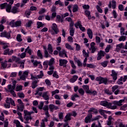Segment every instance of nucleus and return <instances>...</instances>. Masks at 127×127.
<instances>
[{"mask_svg":"<svg viewBox=\"0 0 127 127\" xmlns=\"http://www.w3.org/2000/svg\"><path fill=\"white\" fill-rule=\"evenodd\" d=\"M6 1L7 2L0 4L1 9H3L5 7L7 12H12V13H18V12L20 11L19 9L16 6H14L11 8V5L13 3V0H6Z\"/></svg>","mask_w":127,"mask_h":127,"instance_id":"1","label":"nucleus"},{"mask_svg":"<svg viewBox=\"0 0 127 127\" xmlns=\"http://www.w3.org/2000/svg\"><path fill=\"white\" fill-rule=\"evenodd\" d=\"M88 112L89 113V115L85 119V122L86 124L91 122V119L93 117V115H92L93 113L94 114H97L98 111L94 108H91L88 111Z\"/></svg>","mask_w":127,"mask_h":127,"instance_id":"2","label":"nucleus"},{"mask_svg":"<svg viewBox=\"0 0 127 127\" xmlns=\"http://www.w3.org/2000/svg\"><path fill=\"white\" fill-rule=\"evenodd\" d=\"M10 104L13 107H15V103L14 101L12 100L11 98H6V104H4L3 107L5 109H9L10 108Z\"/></svg>","mask_w":127,"mask_h":127,"instance_id":"3","label":"nucleus"},{"mask_svg":"<svg viewBox=\"0 0 127 127\" xmlns=\"http://www.w3.org/2000/svg\"><path fill=\"white\" fill-rule=\"evenodd\" d=\"M28 73H29V70H25L24 71H19L18 72V75L20 76V78L23 81H25L27 76L28 75Z\"/></svg>","mask_w":127,"mask_h":127,"instance_id":"4","label":"nucleus"},{"mask_svg":"<svg viewBox=\"0 0 127 127\" xmlns=\"http://www.w3.org/2000/svg\"><path fill=\"white\" fill-rule=\"evenodd\" d=\"M24 119L25 120L29 121V120H32V118L31 117V114H33V112H28L27 110H24Z\"/></svg>","mask_w":127,"mask_h":127,"instance_id":"5","label":"nucleus"},{"mask_svg":"<svg viewBox=\"0 0 127 127\" xmlns=\"http://www.w3.org/2000/svg\"><path fill=\"white\" fill-rule=\"evenodd\" d=\"M57 50H58V51H60L59 52V56L60 57H68L67 56V52H66V51H65V50H62L61 51V47H57Z\"/></svg>","mask_w":127,"mask_h":127,"instance_id":"6","label":"nucleus"},{"mask_svg":"<svg viewBox=\"0 0 127 127\" xmlns=\"http://www.w3.org/2000/svg\"><path fill=\"white\" fill-rule=\"evenodd\" d=\"M11 27H17V26H20L21 25V21H17L14 22V20H12L9 23Z\"/></svg>","mask_w":127,"mask_h":127,"instance_id":"7","label":"nucleus"},{"mask_svg":"<svg viewBox=\"0 0 127 127\" xmlns=\"http://www.w3.org/2000/svg\"><path fill=\"white\" fill-rule=\"evenodd\" d=\"M95 80L99 82V84H103V83H104V84H106L108 82V79L107 78H105L100 76L96 77Z\"/></svg>","mask_w":127,"mask_h":127,"instance_id":"8","label":"nucleus"},{"mask_svg":"<svg viewBox=\"0 0 127 127\" xmlns=\"http://www.w3.org/2000/svg\"><path fill=\"white\" fill-rule=\"evenodd\" d=\"M52 28L53 30H54V31L55 32V33L53 32H51V34H52V35H54V34H58V32H59V30H58V28L56 24L53 23Z\"/></svg>","mask_w":127,"mask_h":127,"instance_id":"9","label":"nucleus"},{"mask_svg":"<svg viewBox=\"0 0 127 127\" xmlns=\"http://www.w3.org/2000/svg\"><path fill=\"white\" fill-rule=\"evenodd\" d=\"M42 97L46 101H48L50 99V94H49V91H45L42 93Z\"/></svg>","mask_w":127,"mask_h":127,"instance_id":"10","label":"nucleus"},{"mask_svg":"<svg viewBox=\"0 0 127 127\" xmlns=\"http://www.w3.org/2000/svg\"><path fill=\"white\" fill-rule=\"evenodd\" d=\"M43 91H46V89L45 88H44V87H38L37 88L35 95H39V96H41L42 95L43 93L40 92H43Z\"/></svg>","mask_w":127,"mask_h":127,"instance_id":"11","label":"nucleus"},{"mask_svg":"<svg viewBox=\"0 0 127 127\" xmlns=\"http://www.w3.org/2000/svg\"><path fill=\"white\" fill-rule=\"evenodd\" d=\"M15 84H16V81H13V85L11 84H9L7 85V89L9 92H11V91H14L15 89Z\"/></svg>","mask_w":127,"mask_h":127,"instance_id":"12","label":"nucleus"},{"mask_svg":"<svg viewBox=\"0 0 127 127\" xmlns=\"http://www.w3.org/2000/svg\"><path fill=\"white\" fill-rule=\"evenodd\" d=\"M121 49H125V46H124V43H121L116 45V51L119 52Z\"/></svg>","mask_w":127,"mask_h":127,"instance_id":"13","label":"nucleus"},{"mask_svg":"<svg viewBox=\"0 0 127 127\" xmlns=\"http://www.w3.org/2000/svg\"><path fill=\"white\" fill-rule=\"evenodd\" d=\"M106 55V53L103 51H100L98 53L97 60H101L102 57H104Z\"/></svg>","mask_w":127,"mask_h":127,"instance_id":"14","label":"nucleus"},{"mask_svg":"<svg viewBox=\"0 0 127 127\" xmlns=\"http://www.w3.org/2000/svg\"><path fill=\"white\" fill-rule=\"evenodd\" d=\"M49 109L51 112H54L56 110H59V107L53 104H50L49 105Z\"/></svg>","mask_w":127,"mask_h":127,"instance_id":"15","label":"nucleus"},{"mask_svg":"<svg viewBox=\"0 0 127 127\" xmlns=\"http://www.w3.org/2000/svg\"><path fill=\"white\" fill-rule=\"evenodd\" d=\"M125 99H121L119 101H113V104H115L117 107H121V106H123V103L125 102Z\"/></svg>","mask_w":127,"mask_h":127,"instance_id":"16","label":"nucleus"},{"mask_svg":"<svg viewBox=\"0 0 127 127\" xmlns=\"http://www.w3.org/2000/svg\"><path fill=\"white\" fill-rule=\"evenodd\" d=\"M0 37H5L9 39V38H10V33L4 31L0 33Z\"/></svg>","mask_w":127,"mask_h":127,"instance_id":"17","label":"nucleus"},{"mask_svg":"<svg viewBox=\"0 0 127 127\" xmlns=\"http://www.w3.org/2000/svg\"><path fill=\"white\" fill-rule=\"evenodd\" d=\"M96 45V43L95 42H92L90 44V50H91V53H95L96 50H97V48L95 46Z\"/></svg>","mask_w":127,"mask_h":127,"instance_id":"18","label":"nucleus"},{"mask_svg":"<svg viewBox=\"0 0 127 127\" xmlns=\"http://www.w3.org/2000/svg\"><path fill=\"white\" fill-rule=\"evenodd\" d=\"M43 109L44 111H45V112H46L45 115L47 118H49L50 115H49V112H48V110H49V106H48V105H45L43 108Z\"/></svg>","mask_w":127,"mask_h":127,"instance_id":"19","label":"nucleus"},{"mask_svg":"<svg viewBox=\"0 0 127 127\" xmlns=\"http://www.w3.org/2000/svg\"><path fill=\"white\" fill-rule=\"evenodd\" d=\"M82 88L84 91H85L86 93L87 94H91L92 93V91L90 90V88H89V86L87 85H82Z\"/></svg>","mask_w":127,"mask_h":127,"instance_id":"20","label":"nucleus"},{"mask_svg":"<svg viewBox=\"0 0 127 127\" xmlns=\"http://www.w3.org/2000/svg\"><path fill=\"white\" fill-rule=\"evenodd\" d=\"M60 62V66H64V67L66 66V64L68 63V61L66 60H63V59H60L59 60Z\"/></svg>","mask_w":127,"mask_h":127,"instance_id":"21","label":"nucleus"},{"mask_svg":"<svg viewBox=\"0 0 127 127\" xmlns=\"http://www.w3.org/2000/svg\"><path fill=\"white\" fill-rule=\"evenodd\" d=\"M31 62L33 63L34 67H37L38 65H40V67L42 68V65L40 64V62H38L36 60H32Z\"/></svg>","mask_w":127,"mask_h":127,"instance_id":"22","label":"nucleus"},{"mask_svg":"<svg viewBox=\"0 0 127 127\" xmlns=\"http://www.w3.org/2000/svg\"><path fill=\"white\" fill-rule=\"evenodd\" d=\"M101 106H103V107H106L109 109V106L110 105V103L108 102L107 101H102L100 102Z\"/></svg>","mask_w":127,"mask_h":127,"instance_id":"23","label":"nucleus"},{"mask_svg":"<svg viewBox=\"0 0 127 127\" xmlns=\"http://www.w3.org/2000/svg\"><path fill=\"white\" fill-rule=\"evenodd\" d=\"M118 108V106L115 104H114V102L110 103L109 105V109L111 110H116Z\"/></svg>","mask_w":127,"mask_h":127,"instance_id":"24","label":"nucleus"},{"mask_svg":"<svg viewBox=\"0 0 127 127\" xmlns=\"http://www.w3.org/2000/svg\"><path fill=\"white\" fill-rule=\"evenodd\" d=\"M75 32V30L73 28V25H70L69 27V34L70 36H74V33Z\"/></svg>","mask_w":127,"mask_h":127,"instance_id":"25","label":"nucleus"},{"mask_svg":"<svg viewBox=\"0 0 127 127\" xmlns=\"http://www.w3.org/2000/svg\"><path fill=\"white\" fill-rule=\"evenodd\" d=\"M111 76L113 77V80H114V81H116V80H117V79H118V77L117 76H118V74L114 70H112Z\"/></svg>","mask_w":127,"mask_h":127,"instance_id":"26","label":"nucleus"},{"mask_svg":"<svg viewBox=\"0 0 127 127\" xmlns=\"http://www.w3.org/2000/svg\"><path fill=\"white\" fill-rule=\"evenodd\" d=\"M73 59L75 61L77 64V66L78 67H81L83 65V64L80 61V60H78V59L76 57H74Z\"/></svg>","mask_w":127,"mask_h":127,"instance_id":"27","label":"nucleus"},{"mask_svg":"<svg viewBox=\"0 0 127 127\" xmlns=\"http://www.w3.org/2000/svg\"><path fill=\"white\" fill-rule=\"evenodd\" d=\"M78 77L77 75H74L70 79L69 82H70V83H75L76 80H78Z\"/></svg>","mask_w":127,"mask_h":127,"instance_id":"28","label":"nucleus"},{"mask_svg":"<svg viewBox=\"0 0 127 127\" xmlns=\"http://www.w3.org/2000/svg\"><path fill=\"white\" fill-rule=\"evenodd\" d=\"M17 64H20L19 68L23 69L24 68V61L19 60Z\"/></svg>","mask_w":127,"mask_h":127,"instance_id":"29","label":"nucleus"},{"mask_svg":"<svg viewBox=\"0 0 127 127\" xmlns=\"http://www.w3.org/2000/svg\"><path fill=\"white\" fill-rule=\"evenodd\" d=\"M78 9H79V6L77 4L72 5V12H77Z\"/></svg>","mask_w":127,"mask_h":127,"instance_id":"30","label":"nucleus"},{"mask_svg":"<svg viewBox=\"0 0 127 127\" xmlns=\"http://www.w3.org/2000/svg\"><path fill=\"white\" fill-rule=\"evenodd\" d=\"M87 34L90 39L93 38V32H92L91 29H87Z\"/></svg>","mask_w":127,"mask_h":127,"instance_id":"31","label":"nucleus"},{"mask_svg":"<svg viewBox=\"0 0 127 127\" xmlns=\"http://www.w3.org/2000/svg\"><path fill=\"white\" fill-rule=\"evenodd\" d=\"M84 13L85 15L87 16L88 19H92V17L91 16V12H90V11L85 10Z\"/></svg>","mask_w":127,"mask_h":127,"instance_id":"32","label":"nucleus"},{"mask_svg":"<svg viewBox=\"0 0 127 127\" xmlns=\"http://www.w3.org/2000/svg\"><path fill=\"white\" fill-rule=\"evenodd\" d=\"M112 48H113V47H112V45H108L105 48V52L106 53H109V52H110V50H111V49H112Z\"/></svg>","mask_w":127,"mask_h":127,"instance_id":"33","label":"nucleus"},{"mask_svg":"<svg viewBox=\"0 0 127 127\" xmlns=\"http://www.w3.org/2000/svg\"><path fill=\"white\" fill-rule=\"evenodd\" d=\"M65 48H66V49H68V50H74V48H73L68 43H66L65 44Z\"/></svg>","mask_w":127,"mask_h":127,"instance_id":"34","label":"nucleus"},{"mask_svg":"<svg viewBox=\"0 0 127 127\" xmlns=\"http://www.w3.org/2000/svg\"><path fill=\"white\" fill-rule=\"evenodd\" d=\"M64 122H68L71 120V114L68 113L65 117Z\"/></svg>","mask_w":127,"mask_h":127,"instance_id":"35","label":"nucleus"},{"mask_svg":"<svg viewBox=\"0 0 127 127\" xmlns=\"http://www.w3.org/2000/svg\"><path fill=\"white\" fill-rule=\"evenodd\" d=\"M37 56L40 58V59H43V55H42V53L40 50H38L37 51Z\"/></svg>","mask_w":127,"mask_h":127,"instance_id":"36","label":"nucleus"},{"mask_svg":"<svg viewBox=\"0 0 127 127\" xmlns=\"http://www.w3.org/2000/svg\"><path fill=\"white\" fill-rule=\"evenodd\" d=\"M81 25L82 22H81V21H78L76 23L74 24V26L76 28H79Z\"/></svg>","mask_w":127,"mask_h":127,"instance_id":"37","label":"nucleus"},{"mask_svg":"<svg viewBox=\"0 0 127 127\" xmlns=\"http://www.w3.org/2000/svg\"><path fill=\"white\" fill-rule=\"evenodd\" d=\"M14 124L16 125V127H23V126L20 125V122L18 120H14Z\"/></svg>","mask_w":127,"mask_h":127,"instance_id":"38","label":"nucleus"},{"mask_svg":"<svg viewBox=\"0 0 127 127\" xmlns=\"http://www.w3.org/2000/svg\"><path fill=\"white\" fill-rule=\"evenodd\" d=\"M99 113H100V115L103 116V115H104L105 114H109V111H107L103 109H100L99 110Z\"/></svg>","mask_w":127,"mask_h":127,"instance_id":"39","label":"nucleus"},{"mask_svg":"<svg viewBox=\"0 0 127 127\" xmlns=\"http://www.w3.org/2000/svg\"><path fill=\"white\" fill-rule=\"evenodd\" d=\"M12 61H15L16 63H18L20 59L16 57L13 56L12 57Z\"/></svg>","mask_w":127,"mask_h":127,"instance_id":"40","label":"nucleus"},{"mask_svg":"<svg viewBox=\"0 0 127 127\" xmlns=\"http://www.w3.org/2000/svg\"><path fill=\"white\" fill-rule=\"evenodd\" d=\"M15 91H16V92H19V91H22V86L17 85L15 88Z\"/></svg>","mask_w":127,"mask_h":127,"instance_id":"41","label":"nucleus"},{"mask_svg":"<svg viewBox=\"0 0 127 127\" xmlns=\"http://www.w3.org/2000/svg\"><path fill=\"white\" fill-rule=\"evenodd\" d=\"M25 52H27L29 55H31V53L32 52V51L30 48H29V46L27 47V48L25 50Z\"/></svg>","mask_w":127,"mask_h":127,"instance_id":"42","label":"nucleus"},{"mask_svg":"<svg viewBox=\"0 0 127 127\" xmlns=\"http://www.w3.org/2000/svg\"><path fill=\"white\" fill-rule=\"evenodd\" d=\"M120 32L121 35H127V32H125V28L124 27H121L120 28Z\"/></svg>","mask_w":127,"mask_h":127,"instance_id":"43","label":"nucleus"},{"mask_svg":"<svg viewBox=\"0 0 127 127\" xmlns=\"http://www.w3.org/2000/svg\"><path fill=\"white\" fill-rule=\"evenodd\" d=\"M18 97L19 98H20L21 99H24V97L25 96L24 95V94L23 92H18L17 93Z\"/></svg>","mask_w":127,"mask_h":127,"instance_id":"44","label":"nucleus"},{"mask_svg":"<svg viewBox=\"0 0 127 127\" xmlns=\"http://www.w3.org/2000/svg\"><path fill=\"white\" fill-rule=\"evenodd\" d=\"M48 50L49 52V53L51 54L52 52H53V49L52 48V46H51V44H49L48 46Z\"/></svg>","mask_w":127,"mask_h":127,"instance_id":"45","label":"nucleus"},{"mask_svg":"<svg viewBox=\"0 0 127 127\" xmlns=\"http://www.w3.org/2000/svg\"><path fill=\"white\" fill-rule=\"evenodd\" d=\"M105 94H107V95H112L113 94V92L111 90H110L109 89H105L104 90Z\"/></svg>","mask_w":127,"mask_h":127,"instance_id":"46","label":"nucleus"},{"mask_svg":"<svg viewBox=\"0 0 127 127\" xmlns=\"http://www.w3.org/2000/svg\"><path fill=\"white\" fill-rule=\"evenodd\" d=\"M37 87V81L35 80L33 81L32 83V89H35Z\"/></svg>","mask_w":127,"mask_h":127,"instance_id":"47","label":"nucleus"},{"mask_svg":"<svg viewBox=\"0 0 127 127\" xmlns=\"http://www.w3.org/2000/svg\"><path fill=\"white\" fill-rule=\"evenodd\" d=\"M69 63H70L71 66L73 69H76V67L75 65V64H74V62L71 60H69Z\"/></svg>","mask_w":127,"mask_h":127,"instance_id":"48","label":"nucleus"},{"mask_svg":"<svg viewBox=\"0 0 127 127\" xmlns=\"http://www.w3.org/2000/svg\"><path fill=\"white\" fill-rule=\"evenodd\" d=\"M37 28H40V27H42L44 26V24L42 23L41 22H37Z\"/></svg>","mask_w":127,"mask_h":127,"instance_id":"49","label":"nucleus"},{"mask_svg":"<svg viewBox=\"0 0 127 127\" xmlns=\"http://www.w3.org/2000/svg\"><path fill=\"white\" fill-rule=\"evenodd\" d=\"M19 56L21 59H23V58H25V57L26 56V53H25V52L24 53H21V54H19L18 56Z\"/></svg>","mask_w":127,"mask_h":127,"instance_id":"50","label":"nucleus"},{"mask_svg":"<svg viewBox=\"0 0 127 127\" xmlns=\"http://www.w3.org/2000/svg\"><path fill=\"white\" fill-rule=\"evenodd\" d=\"M17 114L18 116V119L20 120V121L23 122V118H22V115L21 114V113L20 112H18Z\"/></svg>","mask_w":127,"mask_h":127,"instance_id":"51","label":"nucleus"},{"mask_svg":"<svg viewBox=\"0 0 127 127\" xmlns=\"http://www.w3.org/2000/svg\"><path fill=\"white\" fill-rule=\"evenodd\" d=\"M78 93L80 94V95L83 96L85 94V91H84V89L82 88H79L78 89Z\"/></svg>","mask_w":127,"mask_h":127,"instance_id":"52","label":"nucleus"},{"mask_svg":"<svg viewBox=\"0 0 127 127\" xmlns=\"http://www.w3.org/2000/svg\"><path fill=\"white\" fill-rule=\"evenodd\" d=\"M74 45H75V50L76 51H79L81 49V46H80V45L75 43Z\"/></svg>","mask_w":127,"mask_h":127,"instance_id":"53","label":"nucleus"},{"mask_svg":"<svg viewBox=\"0 0 127 127\" xmlns=\"http://www.w3.org/2000/svg\"><path fill=\"white\" fill-rule=\"evenodd\" d=\"M32 23H33V22L32 21V20H29L27 23L26 24V26L27 27H30Z\"/></svg>","mask_w":127,"mask_h":127,"instance_id":"54","label":"nucleus"},{"mask_svg":"<svg viewBox=\"0 0 127 127\" xmlns=\"http://www.w3.org/2000/svg\"><path fill=\"white\" fill-rule=\"evenodd\" d=\"M108 63H109V62L105 61L101 63V64L103 66V67H107V66L108 65Z\"/></svg>","mask_w":127,"mask_h":127,"instance_id":"55","label":"nucleus"},{"mask_svg":"<svg viewBox=\"0 0 127 127\" xmlns=\"http://www.w3.org/2000/svg\"><path fill=\"white\" fill-rule=\"evenodd\" d=\"M117 84H118V85H123V76H121L118 80Z\"/></svg>","mask_w":127,"mask_h":127,"instance_id":"56","label":"nucleus"},{"mask_svg":"<svg viewBox=\"0 0 127 127\" xmlns=\"http://www.w3.org/2000/svg\"><path fill=\"white\" fill-rule=\"evenodd\" d=\"M126 39V37L125 36H121L119 39V41H125Z\"/></svg>","mask_w":127,"mask_h":127,"instance_id":"57","label":"nucleus"},{"mask_svg":"<svg viewBox=\"0 0 127 127\" xmlns=\"http://www.w3.org/2000/svg\"><path fill=\"white\" fill-rule=\"evenodd\" d=\"M82 53H83V55L84 57H85V58H87L88 56H89V54L86 52V51L85 50H83Z\"/></svg>","mask_w":127,"mask_h":127,"instance_id":"58","label":"nucleus"},{"mask_svg":"<svg viewBox=\"0 0 127 127\" xmlns=\"http://www.w3.org/2000/svg\"><path fill=\"white\" fill-rule=\"evenodd\" d=\"M118 89H119L118 85H114L112 87V92H115L116 90H118Z\"/></svg>","mask_w":127,"mask_h":127,"instance_id":"59","label":"nucleus"},{"mask_svg":"<svg viewBox=\"0 0 127 127\" xmlns=\"http://www.w3.org/2000/svg\"><path fill=\"white\" fill-rule=\"evenodd\" d=\"M116 2L115 1V0H112V7L113 9H115L116 7Z\"/></svg>","mask_w":127,"mask_h":127,"instance_id":"60","label":"nucleus"},{"mask_svg":"<svg viewBox=\"0 0 127 127\" xmlns=\"http://www.w3.org/2000/svg\"><path fill=\"white\" fill-rule=\"evenodd\" d=\"M96 8L98 11V12H100V13H103V10L102 9V8H101V7H100V6L99 5H96Z\"/></svg>","mask_w":127,"mask_h":127,"instance_id":"61","label":"nucleus"},{"mask_svg":"<svg viewBox=\"0 0 127 127\" xmlns=\"http://www.w3.org/2000/svg\"><path fill=\"white\" fill-rule=\"evenodd\" d=\"M59 90L56 89L55 91H52V96H54V95H56V94H59Z\"/></svg>","mask_w":127,"mask_h":127,"instance_id":"62","label":"nucleus"},{"mask_svg":"<svg viewBox=\"0 0 127 127\" xmlns=\"http://www.w3.org/2000/svg\"><path fill=\"white\" fill-rule=\"evenodd\" d=\"M54 63V58H51L49 62V65L51 66Z\"/></svg>","mask_w":127,"mask_h":127,"instance_id":"63","label":"nucleus"},{"mask_svg":"<svg viewBox=\"0 0 127 127\" xmlns=\"http://www.w3.org/2000/svg\"><path fill=\"white\" fill-rule=\"evenodd\" d=\"M64 116H63V113L61 112L59 114V119L61 120V121H62V120H63V117Z\"/></svg>","mask_w":127,"mask_h":127,"instance_id":"64","label":"nucleus"}]
</instances>
